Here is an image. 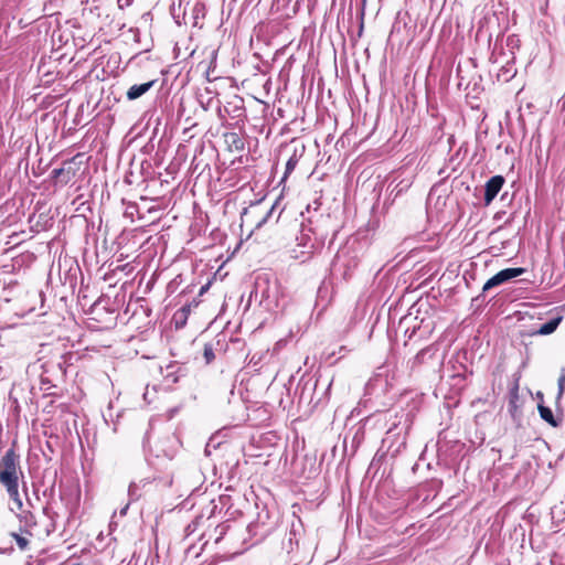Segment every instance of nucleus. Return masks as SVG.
Returning <instances> with one entry per match:
<instances>
[{
    "instance_id": "nucleus-27",
    "label": "nucleus",
    "mask_w": 565,
    "mask_h": 565,
    "mask_svg": "<svg viewBox=\"0 0 565 565\" xmlns=\"http://www.w3.org/2000/svg\"><path fill=\"white\" fill-rule=\"evenodd\" d=\"M18 516H19L20 521L24 523L25 526H33L36 524L35 516L30 511L22 510L18 514Z\"/></svg>"
},
{
    "instance_id": "nucleus-47",
    "label": "nucleus",
    "mask_w": 565,
    "mask_h": 565,
    "mask_svg": "<svg viewBox=\"0 0 565 565\" xmlns=\"http://www.w3.org/2000/svg\"><path fill=\"white\" fill-rule=\"evenodd\" d=\"M132 0H117L118 7L124 9L125 7H129Z\"/></svg>"
},
{
    "instance_id": "nucleus-39",
    "label": "nucleus",
    "mask_w": 565,
    "mask_h": 565,
    "mask_svg": "<svg viewBox=\"0 0 565 565\" xmlns=\"http://www.w3.org/2000/svg\"><path fill=\"white\" fill-rule=\"evenodd\" d=\"M161 455L169 459H172L175 456V448L173 446H170L168 449L157 447L156 456L160 457Z\"/></svg>"
},
{
    "instance_id": "nucleus-56",
    "label": "nucleus",
    "mask_w": 565,
    "mask_h": 565,
    "mask_svg": "<svg viewBox=\"0 0 565 565\" xmlns=\"http://www.w3.org/2000/svg\"><path fill=\"white\" fill-rule=\"evenodd\" d=\"M126 182L131 183L132 181L128 177H126Z\"/></svg>"
},
{
    "instance_id": "nucleus-10",
    "label": "nucleus",
    "mask_w": 565,
    "mask_h": 565,
    "mask_svg": "<svg viewBox=\"0 0 565 565\" xmlns=\"http://www.w3.org/2000/svg\"><path fill=\"white\" fill-rule=\"evenodd\" d=\"M318 385L319 381L312 382L311 380L299 383L296 388V394L299 396V404H307L312 406V408L322 406V398L315 399L316 388Z\"/></svg>"
},
{
    "instance_id": "nucleus-51",
    "label": "nucleus",
    "mask_w": 565,
    "mask_h": 565,
    "mask_svg": "<svg viewBox=\"0 0 565 565\" xmlns=\"http://www.w3.org/2000/svg\"><path fill=\"white\" fill-rule=\"evenodd\" d=\"M129 509V503H127L121 510H120V515H126L127 514V511Z\"/></svg>"
},
{
    "instance_id": "nucleus-54",
    "label": "nucleus",
    "mask_w": 565,
    "mask_h": 565,
    "mask_svg": "<svg viewBox=\"0 0 565 565\" xmlns=\"http://www.w3.org/2000/svg\"><path fill=\"white\" fill-rule=\"evenodd\" d=\"M235 111H239V114L237 116H241L242 113L244 111V109L242 107H235L234 109Z\"/></svg>"
},
{
    "instance_id": "nucleus-40",
    "label": "nucleus",
    "mask_w": 565,
    "mask_h": 565,
    "mask_svg": "<svg viewBox=\"0 0 565 565\" xmlns=\"http://www.w3.org/2000/svg\"><path fill=\"white\" fill-rule=\"evenodd\" d=\"M202 520L203 515H199L191 523H189L185 527L186 534L190 535L191 533H193L198 529Z\"/></svg>"
},
{
    "instance_id": "nucleus-48",
    "label": "nucleus",
    "mask_w": 565,
    "mask_h": 565,
    "mask_svg": "<svg viewBox=\"0 0 565 565\" xmlns=\"http://www.w3.org/2000/svg\"><path fill=\"white\" fill-rule=\"evenodd\" d=\"M13 551V546L0 548V554H11Z\"/></svg>"
},
{
    "instance_id": "nucleus-36",
    "label": "nucleus",
    "mask_w": 565,
    "mask_h": 565,
    "mask_svg": "<svg viewBox=\"0 0 565 565\" xmlns=\"http://www.w3.org/2000/svg\"><path fill=\"white\" fill-rule=\"evenodd\" d=\"M11 535L15 540L17 545L19 546V548L21 551L28 550L30 541L26 537H24V536H22V535H20L18 533H14V532L11 533Z\"/></svg>"
},
{
    "instance_id": "nucleus-31",
    "label": "nucleus",
    "mask_w": 565,
    "mask_h": 565,
    "mask_svg": "<svg viewBox=\"0 0 565 565\" xmlns=\"http://www.w3.org/2000/svg\"><path fill=\"white\" fill-rule=\"evenodd\" d=\"M128 497L130 502L137 501L140 497V486L136 482H131L128 488Z\"/></svg>"
},
{
    "instance_id": "nucleus-52",
    "label": "nucleus",
    "mask_w": 565,
    "mask_h": 565,
    "mask_svg": "<svg viewBox=\"0 0 565 565\" xmlns=\"http://www.w3.org/2000/svg\"><path fill=\"white\" fill-rule=\"evenodd\" d=\"M216 508L217 507L215 504H213V507L211 508V511H210V514H209L207 519H210L215 513Z\"/></svg>"
},
{
    "instance_id": "nucleus-30",
    "label": "nucleus",
    "mask_w": 565,
    "mask_h": 565,
    "mask_svg": "<svg viewBox=\"0 0 565 565\" xmlns=\"http://www.w3.org/2000/svg\"><path fill=\"white\" fill-rule=\"evenodd\" d=\"M7 493L9 498L13 501L15 509L21 512L23 510V502L20 498L19 484H15V492L7 491Z\"/></svg>"
},
{
    "instance_id": "nucleus-49",
    "label": "nucleus",
    "mask_w": 565,
    "mask_h": 565,
    "mask_svg": "<svg viewBox=\"0 0 565 565\" xmlns=\"http://www.w3.org/2000/svg\"><path fill=\"white\" fill-rule=\"evenodd\" d=\"M141 19L145 20V21H151L152 20V14L151 12H145L142 15H141Z\"/></svg>"
},
{
    "instance_id": "nucleus-9",
    "label": "nucleus",
    "mask_w": 565,
    "mask_h": 565,
    "mask_svg": "<svg viewBox=\"0 0 565 565\" xmlns=\"http://www.w3.org/2000/svg\"><path fill=\"white\" fill-rule=\"evenodd\" d=\"M81 498V491L78 486H66L64 487L62 481L60 482V500L64 505L65 513L71 516L77 509Z\"/></svg>"
},
{
    "instance_id": "nucleus-6",
    "label": "nucleus",
    "mask_w": 565,
    "mask_h": 565,
    "mask_svg": "<svg viewBox=\"0 0 565 565\" xmlns=\"http://www.w3.org/2000/svg\"><path fill=\"white\" fill-rule=\"evenodd\" d=\"M439 348L437 344H429L426 348L419 350L417 354L408 360L407 366L412 372H420L426 369H434L437 364H440L437 359Z\"/></svg>"
},
{
    "instance_id": "nucleus-50",
    "label": "nucleus",
    "mask_w": 565,
    "mask_h": 565,
    "mask_svg": "<svg viewBox=\"0 0 565 565\" xmlns=\"http://www.w3.org/2000/svg\"><path fill=\"white\" fill-rule=\"evenodd\" d=\"M199 303H200V301H199L196 298H194L191 302H188V305H191V309H192L193 307H198V306H199Z\"/></svg>"
},
{
    "instance_id": "nucleus-12",
    "label": "nucleus",
    "mask_w": 565,
    "mask_h": 565,
    "mask_svg": "<svg viewBox=\"0 0 565 565\" xmlns=\"http://www.w3.org/2000/svg\"><path fill=\"white\" fill-rule=\"evenodd\" d=\"M402 174L403 173H397L388 184V200H392V202L407 192L413 184V174L407 177H402Z\"/></svg>"
},
{
    "instance_id": "nucleus-38",
    "label": "nucleus",
    "mask_w": 565,
    "mask_h": 565,
    "mask_svg": "<svg viewBox=\"0 0 565 565\" xmlns=\"http://www.w3.org/2000/svg\"><path fill=\"white\" fill-rule=\"evenodd\" d=\"M170 13L178 25L184 24L182 20V10L179 11V7L177 8L174 3L170 7Z\"/></svg>"
},
{
    "instance_id": "nucleus-45",
    "label": "nucleus",
    "mask_w": 565,
    "mask_h": 565,
    "mask_svg": "<svg viewBox=\"0 0 565 565\" xmlns=\"http://www.w3.org/2000/svg\"><path fill=\"white\" fill-rule=\"evenodd\" d=\"M211 285H212V279H209L206 284L201 286V288L199 290V296L204 295L210 289Z\"/></svg>"
},
{
    "instance_id": "nucleus-57",
    "label": "nucleus",
    "mask_w": 565,
    "mask_h": 565,
    "mask_svg": "<svg viewBox=\"0 0 565 565\" xmlns=\"http://www.w3.org/2000/svg\"><path fill=\"white\" fill-rule=\"evenodd\" d=\"M250 362L257 363V360H254V358H252Z\"/></svg>"
},
{
    "instance_id": "nucleus-42",
    "label": "nucleus",
    "mask_w": 565,
    "mask_h": 565,
    "mask_svg": "<svg viewBox=\"0 0 565 565\" xmlns=\"http://www.w3.org/2000/svg\"><path fill=\"white\" fill-rule=\"evenodd\" d=\"M484 300H486V296H484V292L482 291L479 296H477L472 299V306L481 307L484 303Z\"/></svg>"
},
{
    "instance_id": "nucleus-13",
    "label": "nucleus",
    "mask_w": 565,
    "mask_h": 565,
    "mask_svg": "<svg viewBox=\"0 0 565 565\" xmlns=\"http://www.w3.org/2000/svg\"><path fill=\"white\" fill-rule=\"evenodd\" d=\"M504 183L505 179L501 174H495L486 182L483 188L484 206H489L493 202L499 192L502 190Z\"/></svg>"
},
{
    "instance_id": "nucleus-55",
    "label": "nucleus",
    "mask_w": 565,
    "mask_h": 565,
    "mask_svg": "<svg viewBox=\"0 0 565 565\" xmlns=\"http://www.w3.org/2000/svg\"><path fill=\"white\" fill-rule=\"evenodd\" d=\"M537 398H540V399H541V403H543V393L537 392Z\"/></svg>"
},
{
    "instance_id": "nucleus-26",
    "label": "nucleus",
    "mask_w": 565,
    "mask_h": 565,
    "mask_svg": "<svg viewBox=\"0 0 565 565\" xmlns=\"http://www.w3.org/2000/svg\"><path fill=\"white\" fill-rule=\"evenodd\" d=\"M280 198H277L275 202L271 204L269 210L265 213V215L256 223V228H260L264 224H266L275 213L276 209L280 205Z\"/></svg>"
},
{
    "instance_id": "nucleus-22",
    "label": "nucleus",
    "mask_w": 565,
    "mask_h": 565,
    "mask_svg": "<svg viewBox=\"0 0 565 565\" xmlns=\"http://www.w3.org/2000/svg\"><path fill=\"white\" fill-rule=\"evenodd\" d=\"M386 379L382 374L377 373L369 380V382L365 385V388L367 393L373 394L376 388H383L384 386H386Z\"/></svg>"
},
{
    "instance_id": "nucleus-4",
    "label": "nucleus",
    "mask_w": 565,
    "mask_h": 565,
    "mask_svg": "<svg viewBox=\"0 0 565 565\" xmlns=\"http://www.w3.org/2000/svg\"><path fill=\"white\" fill-rule=\"evenodd\" d=\"M359 247L360 244L356 239L347 242L335 254L332 262V270L342 271L343 278L349 279L359 265Z\"/></svg>"
},
{
    "instance_id": "nucleus-41",
    "label": "nucleus",
    "mask_w": 565,
    "mask_h": 565,
    "mask_svg": "<svg viewBox=\"0 0 565 565\" xmlns=\"http://www.w3.org/2000/svg\"><path fill=\"white\" fill-rule=\"evenodd\" d=\"M191 1L192 0H179V11L182 10V20H183V23L186 24V20H185V17H186V10H188V7L191 4Z\"/></svg>"
},
{
    "instance_id": "nucleus-44",
    "label": "nucleus",
    "mask_w": 565,
    "mask_h": 565,
    "mask_svg": "<svg viewBox=\"0 0 565 565\" xmlns=\"http://www.w3.org/2000/svg\"><path fill=\"white\" fill-rule=\"evenodd\" d=\"M56 477H57V471H55V473H54V480H53V482H52V484H51L50 489L45 490V491H44V494H46V493H47V491H49V493H50V495H51V497H53V495H54L55 484H56Z\"/></svg>"
},
{
    "instance_id": "nucleus-37",
    "label": "nucleus",
    "mask_w": 565,
    "mask_h": 565,
    "mask_svg": "<svg viewBox=\"0 0 565 565\" xmlns=\"http://www.w3.org/2000/svg\"><path fill=\"white\" fill-rule=\"evenodd\" d=\"M228 529H230V525L227 523H221L215 526V530H214L216 533L215 543H218L223 539V536L226 534Z\"/></svg>"
},
{
    "instance_id": "nucleus-18",
    "label": "nucleus",
    "mask_w": 565,
    "mask_h": 565,
    "mask_svg": "<svg viewBox=\"0 0 565 565\" xmlns=\"http://www.w3.org/2000/svg\"><path fill=\"white\" fill-rule=\"evenodd\" d=\"M157 83V79H152L142 84H135L127 90V99L128 100H135L145 95L147 92H149L154 84Z\"/></svg>"
},
{
    "instance_id": "nucleus-19",
    "label": "nucleus",
    "mask_w": 565,
    "mask_h": 565,
    "mask_svg": "<svg viewBox=\"0 0 565 565\" xmlns=\"http://www.w3.org/2000/svg\"><path fill=\"white\" fill-rule=\"evenodd\" d=\"M224 141L228 148L230 151H243L245 148V140L244 138L234 131L225 132L223 135Z\"/></svg>"
},
{
    "instance_id": "nucleus-43",
    "label": "nucleus",
    "mask_w": 565,
    "mask_h": 565,
    "mask_svg": "<svg viewBox=\"0 0 565 565\" xmlns=\"http://www.w3.org/2000/svg\"><path fill=\"white\" fill-rule=\"evenodd\" d=\"M178 311L185 313V316L189 317L191 312V305H188V301H184Z\"/></svg>"
},
{
    "instance_id": "nucleus-3",
    "label": "nucleus",
    "mask_w": 565,
    "mask_h": 565,
    "mask_svg": "<svg viewBox=\"0 0 565 565\" xmlns=\"http://www.w3.org/2000/svg\"><path fill=\"white\" fill-rule=\"evenodd\" d=\"M277 281H271L269 276L264 274L256 277L254 287L249 294L248 306L252 301L257 302L266 310L277 305Z\"/></svg>"
},
{
    "instance_id": "nucleus-53",
    "label": "nucleus",
    "mask_w": 565,
    "mask_h": 565,
    "mask_svg": "<svg viewBox=\"0 0 565 565\" xmlns=\"http://www.w3.org/2000/svg\"><path fill=\"white\" fill-rule=\"evenodd\" d=\"M167 441H168V443L175 444L178 440H177V438H175L174 436H172V437H168V438H167Z\"/></svg>"
},
{
    "instance_id": "nucleus-17",
    "label": "nucleus",
    "mask_w": 565,
    "mask_h": 565,
    "mask_svg": "<svg viewBox=\"0 0 565 565\" xmlns=\"http://www.w3.org/2000/svg\"><path fill=\"white\" fill-rule=\"evenodd\" d=\"M508 412L513 419H516L521 415L520 412V395H519V383L518 381L509 391Z\"/></svg>"
},
{
    "instance_id": "nucleus-35",
    "label": "nucleus",
    "mask_w": 565,
    "mask_h": 565,
    "mask_svg": "<svg viewBox=\"0 0 565 565\" xmlns=\"http://www.w3.org/2000/svg\"><path fill=\"white\" fill-rule=\"evenodd\" d=\"M183 277L182 275H177L167 286L168 294H174L179 286L182 284Z\"/></svg>"
},
{
    "instance_id": "nucleus-24",
    "label": "nucleus",
    "mask_w": 565,
    "mask_h": 565,
    "mask_svg": "<svg viewBox=\"0 0 565 565\" xmlns=\"http://www.w3.org/2000/svg\"><path fill=\"white\" fill-rule=\"evenodd\" d=\"M206 8L204 2L196 1L191 8V15L193 20V25L196 26L199 24V20L205 17Z\"/></svg>"
},
{
    "instance_id": "nucleus-25",
    "label": "nucleus",
    "mask_w": 565,
    "mask_h": 565,
    "mask_svg": "<svg viewBox=\"0 0 565 565\" xmlns=\"http://www.w3.org/2000/svg\"><path fill=\"white\" fill-rule=\"evenodd\" d=\"M516 74V70L514 68L513 64L507 63L504 66H502L498 73V78L503 82H509L512 79Z\"/></svg>"
},
{
    "instance_id": "nucleus-34",
    "label": "nucleus",
    "mask_w": 565,
    "mask_h": 565,
    "mask_svg": "<svg viewBox=\"0 0 565 565\" xmlns=\"http://www.w3.org/2000/svg\"><path fill=\"white\" fill-rule=\"evenodd\" d=\"M331 385H332V382H329L321 393L318 392V387H317L316 394H315V399L322 398V405H324L329 401Z\"/></svg>"
},
{
    "instance_id": "nucleus-32",
    "label": "nucleus",
    "mask_w": 565,
    "mask_h": 565,
    "mask_svg": "<svg viewBox=\"0 0 565 565\" xmlns=\"http://www.w3.org/2000/svg\"><path fill=\"white\" fill-rule=\"evenodd\" d=\"M203 358L206 364H211L215 359L214 348L212 343H205L203 348Z\"/></svg>"
},
{
    "instance_id": "nucleus-5",
    "label": "nucleus",
    "mask_w": 565,
    "mask_h": 565,
    "mask_svg": "<svg viewBox=\"0 0 565 565\" xmlns=\"http://www.w3.org/2000/svg\"><path fill=\"white\" fill-rule=\"evenodd\" d=\"M278 520L277 514H271L267 507H263L256 519L247 526L250 539H254V544L260 543L274 533L277 530Z\"/></svg>"
},
{
    "instance_id": "nucleus-7",
    "label": "nucleus",
    "mask_w": 565,
    "mask_h": 565,
    "mask_svg": "<svg viewBox=\"0 0 565 565\" xmlns=\"http://www.w3.org/2000/svg\"><path fill=\"white\" fill-rule=\"evenodd\" d=\"M42 373L40 375L41 390L49 391L56 385V380L63 379L65 375V369L62 362L49 361L42 365Z\"/></svg>"
},
{
    "instance_id": "nucleus-21",
    "label": "nucleus",
    "mask_w": 565,
    "mask_h": 565,
    "mask_svg": "<svg viewBox=\"0 0 565 565\" xmlns=\"http://www.w3.org/2000/svg\"><path fill=\"white\" fill-rule=\"evenodd\" d=\"M303 149H305V147H302L300 153H298L297 149L294 150L292 154L289 157V159L286 162L282 180H285L295 170V168L297 167V164L299 162V159L302 156Z\"/></svg>"
},
{
    "instance_id": "nucleus-58",
    "label": "nucleus",
    "mask_w": 565,
    "mask_h": 565,
    "mask_svg": "<svg viewBox=\"0 0 565 565\" xmlns=\"http://www.w3.org/2000/svg\"><path fill=\"white\" fill-rule=\"evenodd\" d=\"M250 362L257 363V360H254V358H252Z\"/></svg>"
},
{
    "instance_id": "nucleus-11",
    "label": "nucleus",
    "mask_w": 565,
    "mask_h": 565,
    "mask_svg": "<svg viewBox=\"0 0 565 565\" xmlns=\"http://www.w3.org/2000/svg\"><path fill=\"white\" fill-rule=\"evenodd\" d=\"M189 369L177 361L170 362L166 367H161V374L163 376V382L168 387L177 384L180 379L185 377L188 375Z\"/></svg>"
},
{
    "instance_id": "nucleus-23",
    "label": "nucleus",
    "mask_w": 565,
    "mask_h": 565,
    "mask_svg": "<svg viewBox=\"0 0 565 565\" xmlns=\"http://www.w3.org/2000/svg\"><path fill=\"white\" fill-rule=\"evenodd\" d=\"M55 502L49 501L46 505L43 508V513L47 519L51 521L52 531H55V522L60 518V511L55 510L54 504Z\"/></svg>"
},
{
    "instance_id": "nucleus-1",
    "label": "nucleus",
    "mask_w": 565,
    "mask_h": 565,
    "mask_svg": "<svg viewBox=\"0 0 565 565\" xmlns=\"http://www.w3.org/2000/svg\"><path fill=\"white\" fill-rule=\"evenodd\" d=\"M285 533L281 539V550L291 559L303 562L309 556L312 548V542L307 537L303 522L300 518L294 515L292 520L285 526Z\"/></svg>"
},
{
    "instance_id": "nucleus-29",
    "label": "nucleus",
    "mask_w": 565,
    "mask_h": 565,
    "mask_svg": "<svg viewBox=\"0 0 565 565\" xmlns=\"http://www.w3.org/2000/svg\"><path fill=\"white\" fill-rule=\"evenodd\" d=\"M188 318L189 317H186L185 313H182L177 310L172 318L175 329H182L186 324Z\"/></svg>"
},
{
    "instance_id": "nucleus-46",
    "label": "nucleus",
    "mask_w": 565,
    "mask_h": 565,
    "mask_svg": "<svg viewBox=\"0 0 565 565\" xmlns=\"http://www.w3.org/2000/svg\"><path fill=\"white\" fill-rule=\"evenodd\" d=\"M188 292H192V286H188L184 290L180 292L179 297V303L182 302V299L185 297Z\"/></svg>"
},
{
    "instance_id": "nucleus-15",
    "label": "nucleus",
    "mask_w": 565,
    "mask_h": 565,
    "mask_svg": "<svg viewBox=\"0 0 565 565\" xmlns=\"http://www.w3.org/2000/svg\"><path fill=\"white\" fill-rule=\"evenodd\" d=\"M537 411L540 417L554 428H557L563 423V412L557 408L556 413H553L552 408L545 406L543 403H539Z\"/></svg>"
},
{
    "instance_id": "nucleus-14",
    "label": "nucleus",
    "mask_w": 565,
    "mask_h": 565,
    "mask_svg": "<svg viewBox=\"0 0 565 565\" xmlns=\"http://www.w3.org/2000/svg\"><path fill=\"white\" fill-rule=\"evenodd\" d=\"M75 169L72 166L71 161H65L63 167L53 169L51 171V180L53 181L55 186H64L66 185L74 177Z\"/></svg>"
},
{
    "instance_id": "nucleus-2",
    "label": "nucleus",
    "mask_w": 565,
    "mask_h": 565,
    "mask_svg": "<svg viewBox=\"0 0 565 565\" xmlns=\"http://www.w3.org/2000/svg\"><path fill=\"white\" fill-rule=\"evenodd\" d=\"M15 445L14 440L0 458V484L10 492H15V484H19L20 477H23L21 456L17 452Z\"/></svg>"
},
{
    "instance_id": "nucleus-33",
    "label": "nucleus",
    "mask_w": 565,
    "mask_h": 565,
    "mask_svg": "<svg viewBox=\"0 0 565 565\" xmlns=\"http://www.w3.org/2000/svg\"><path fill=\"white\" fill-rule=\"evenodd\" d=\"M108 302V299L104 298V297H99L92 306H90V309H89V312L90 313H97L99 310H105L107 311V308H106V303Z\"/></svg>"
},
{
    "instance_id": "nucleus-28",
    "label": "nucleus",
    "mask_w": 565,
    "mask_h": 565,
    "mask_svg": "<svg viewBox=\"0 0 565 565\" xmlns=\"http://www.w3.org/2000/svg\"><path fill=\"white\" fill-rule=\"evenodd\" d=\"M565 392V367L561 370V374L557 380V396L556 402L558 403Z\"/></svg>"
},
{
    "instance_id": "nucleus-20",
    "label": "nucleus",
    "mask_w": 565,
    "mask_h": 565,
    "mask_svg": "<svg viewBox=\"0 0 565 565\" xmlns=\"http://www.w3.org/2000/svg\"><path fill=\"white\" fill-rule=\"evenodd\" d=\"M563 317L561 315H556L555 317L551 318L547 322L541 324V327L535 331V334L540 335H548L552 334L559 323L562 322Z\"/></svg>"
},
{
    "instance_id": "nucleus-8",
    "label": "nucleus",
    "mask_w": 565,
    "mask_h": 565,
    "mask_svg": "<svg viewBox=\"0 0 565 565\" xmlns=\"http://www.w3.org/2000/svg\"><path fill=\"white\" fill-rule=\"evenodd\" d=\"M525 271H526V269L523 267L504 268V269L498 271L495 275H493L491 278H489L484 282V285L482 287V291L487 292L494 287H498L502 284H505V282L523 275Z\"/></svg>"
},
{
    "instance_id": "nucleus-16",
    "label": "nucleus",
    "mask_w": 565,
    "mask_h": 565,
    "mask_svg": "<svg viewBox=\"0 0 565 565\" xmlns=\"http://www.w3.org/2000/svg\"><path fill=\"white\" fill-rule=\"evenodd\" d=\"M319 234L316 228L311 226H307L303 223L301 224L300 235L297 236L298 246H302L306 248H315L316 244L313 241L318 239Z\"/></svg>"
}]
</instances>
